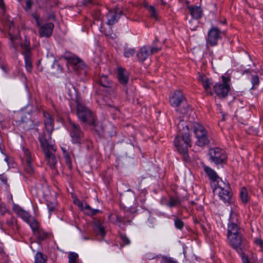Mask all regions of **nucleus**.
<instances>
[{
    "mask_svg": "<svg viewBox=\"0 0 263 263\" xmlns=\"http://www.w3.org/2000/svg\"><path fill=\"white\" fill-rule=\"evenodd\" d=\"M47 207L48 209L49 213L50 214H51V212L55 209V208L57 206V203L55 202H47Z\"/></svg>",
    "mask_w": 263,
    "mask_h": 263,
    "instance_id": "obj_43",
    "label": "nucleus"
},
{
    "mask_svg": "<svg viewBox=\"0 0 263 263\" xmlns=\"http://www.w3.org/2000/svg\"><path fill=\"white\" fill-rule=\"evenodd\" d=\"M252 71L250 70L249 69H247L246 70H244L242 72V74H245V73H250Z\"/></svg>",
    "mask_w": 263,
    "mask_h": 263,
    "instance_id": "obj_63",
    "label": "nucleus"
},
{
    "mask_svg": "<svg viewBox=\"0 0 263 263\" xmlns=\"http://www.w3.org/2000/svg\"><path fill=\"white\" fill-rule=\"evenodd\" d=\"M21 46L23 49L22 53L23 54H25V53H26L27 52H29V53H31V49H30V42L27 39L26 37H25V40L24 43L21 44Z\"/></svg>",
    "mask_w": 263,
    "mask_h": 263,
    "instance_id": "obj_31",
    "label": "nucleus"
},
{
    "mask_svg": "<svg viewBox=\"0 0 263 263\" xmlns=\"http://www.w3.org/2000/svg\"><path fill=\"white\" fill-rule=\"evenodd\" d=\"M147 10L150 13L151 17L155 18L156 20H158L157 11L153 6L151 5Z\"/></svg>",
    "mask_w": 263,
    "mask_h": 263,
    "instance_id": "obj_39",
    "label": "nucleus"
},
{
    "mask_svg": "<svg viewBox=\"0 0 263 263\" xmlns=\"http://www.w3.org/2000/svg\"><path fill=\"white\" fill-rule=\"evenodd\" d=\"M178 128L179 134L175 139L174 143L178 152L183 155V159L187 161L189 160L187 147L191 146L189 125L186 124L183 119H180L178 124Z\"/></svg>",
    "mask_w": 263,
    "mask_h": 263,
    "instance_id": "obj_1",
    "label": "nucleus"
},
{
    "mask_svg": "<svg viewBox=\"0 0 263 263\" xmlns=\"http://www.w3.org/2000/svg\"><path fill=\"white\" fill-rule=\"evenodd\" d=\"M215 182H216V184L214 185L215 187L213 189L214 192L220 190H223L225 189H229L230 187L229 184L222 180L220 178H218Z\"/></svg>",
    "mask_w": 263,
    "mask_h": 263,
    "instance_id": "obj_24",
    "label": "nucleus"
},
{
    "mask_svg": "<svg viewBox=\"0 0 263 263\" xmlns=\"http://www.w3.org/2000/svg\"><path fill=\"white\" fill-rule=\"evenodd\" d=\"M78 201V203H77V205L78 206L81 208V209L82 210V208H83V205H84V203L79 200L77 201Z\"/></svg>",
    "mask_w": 263,
    "mask_h": 263,
    "instance_id": "obj_57",
    "label": "nucleus"
},
{
    "mask_svg": "<svg viewBox=\"0 0 263 263\" xmlns=\"http://www.w3.org/2000/svg\"><path fill=\"white\" fill-rule=\"evenodd\" d=\"M32 4L31 0H27L26 2V9H30L31 8Z\"/></svg>",
    "mask_w": 263,
    "mask_h": 263,
    "instance_id": "obj_52",
    "label": "nucleus"
},
{
    "mask_svg": "<svg viewBox=\"0 0 263 263\" xmlns=\"http://www.w3.org/2000/svg\"><path fill=\"white\" fill-rule=\"evenodd\" d=\"M180 204V201L178 198H171L170 200L166 203V205L170 208L174 207L179 205Z\"/></svg>",
    "mask_w": 263,
    "mask_h": 263,
    "instance_id": "obj_36",
    "label": "nucleus"
},
{
    "mask_svg": "<svg viewBox=\"0 0 263 263\" xmlns=\"http://www.w3.org/2000/svg\"><path fill=\"white\" fill-rule=\"evenodd\" d=\"M136 51L134 49L125 48L124 51V55L126 58L132 57L135 53Z\"/></svg>",
    "mask_w": 263,
    "mask_h": 263,
    "instance_id": "obj_38",
    "label": "nucleus"
},
{
    "mask_svg": "<svg viewBox=\"0 0 263 263\" xmlns=\"http://www.w3.org/2000/svg\"><path fill=\"white\" fill-rule=\"evenodd\" d=\"M47 261L46 257L41 252H37L35 256L34 263H46Z\"/></svg>",
    "mask_w": 263,
    "mask_h": 263,
    "instance_id": "obj_35",
    "label": "nucleus"
},
{
    "mask_svg": "<svg viewBox=\"0 0 263 263\" xmlns=\"http://www.w3.org/2000/svg\"><path fill=\"white\" fill-rule=\"evenodd\" d=\"M101 15V12H100V11L99 10L97 13H96V16L97 17L98 19H99L100 18V16Z\"/></svg>",
    "mask_w": 263,
    "mask_h": 263,
    "instance_id": "obj_62",
    "label": "nucleus"
},
{
    "mask_svg": "<svg viewBox=\"0 0 263 263\" xmlns=\"http://www.w3.org/2000/svg\"><path fill=\"white\" fill-rule=\"evenodd\" d=\"M123 11L118 8L110 10L106 14L107 24L112 25L117 23L121 15H123Z\"/></svg>",
    "mask_w": 263,
    "mask_h": 263,
    "instance_id": "obj_11",
    "label": "nucleus"
},
{
    "mask_svg": "<svg viewBox=\"0 0 263 263\" xmlns=\"http://www.w3.org/2000/svg\"><path fill=\"white\" fill-rule=\"evenodd\" d=\"M149 55L148 49L146 46L141 47L137 53V57L138 60L141 62L146 60Z\"/></svg>",
    "mask_w": 263,
    "mask_h": 263,
    "instance_id": "obj_22",
    "label": "nucleus"
},
{
    "mask_svg": "<svg viewBox=\"0 0 263 263\" xmlns=\"http://www.w3.org/2000/svg\"><path fill=\"white\" fill-rule=\"evenodd\" d=\"M0 180L3 182L4 184L7 183V179L6 178H2L0 176Z\"/></svg>",
    "mask_w": 263,
    "mask_h": 263,
    "instance_id": "obj_60",
    "label": "nucleus"
},
{
    "mask_svg": "<svg viewBox=\"0 0 263 263\" xmlns=\"http://www.w3.org/2000/svg\"><path fill=\"white\" fill-rule=\"evenodd\" d=\"M26 109L29 114L35 112L37 110V107L35 104H28L26 106Z\"/></svg>",
    "mask_w": 263,
    "mask_h": 263,
    "instance_id": "obj_41",
    "label": "nucleus"
},
{
    "mask_svg": "<svg viewBox=\"0 0 263 263\" xmlns=\"http://www.w3.org/2000/svg\"><path fill=\"white\" fill-rule=\"evenodd\" d=\"M65 93L68 95L69 99H72V97L76 93V90L73 85L68 81L65 83V87L63 88Z\"/></svg>",
    "mask_w": 263,
    "mask_h": 263,
    "instance_id": "obj_21",
    "label": "nucleus"
},
{
    "mask_svg": "<svg viewBox=\"0 0 263 263\" xmlns=\"http://www.w3.org/2000/svg\"><path fill=\"white\" fill-rule=\"evenodd\" d=\"M78 258V255L76 253L70 252L69 254V263H77V259Z\"/></svg>",
    "mask_w": 263,
    "mask_h": 263,
    "instance_id": "obj_37",
    "label": "nucleus"
},
{
    "mask_svg": "<svg viewBox=\"0 0 263 263\" xmlns=\"http://www.w3.org/2000/svg\"><path fill=\"white\" fill-rule=\"evenodd\" d=\"M134 217L133 214L130 211H126L123 217L118 215L116 216V222H122L124 224L126 223H130Z\"/></svg>",
    "mask_w": 263,
    "mask_h": 263,
    "instance_id": "obj_18",
    "label": "nucleus"
},
{
    "mask_svg": "<svg viewBox=\"0 0 263 263\" xmlns=\"http://www.w3.org/2000/svg\"><path fill=\"white\" fill-rule=\"evenodd\" d=\"M161 49V47H153L151 48L150 53L153 54L158 52Z\"/></svg>",
    "mask_w": 263,
    "mask_h": 263,
    "instance_id": "obj_51",
    "label": "nucleus"
},
{
    "mask_svg": "<svg viewBox=\"0 0 263 263\" xmlns=\"http://www.w3.org/2000/svg\"><path fill=\"white\" fill-rule=\"evenodd\" d=\"M190 111H191V110L188 105H185L180 109V113L183 115H187Z\"/></svg>",
    "mask_w": 263,
    "mask_h": 263,
    "instance_id": "obj_46",
    "label": "nucleus"
},
{
    "mask_svg": "<svg viewBox=\"0 0 263 263\" xmlns=\"http://www.w3.org/2000/svg\"><path fill=\"white\" fill-rule=\"evenodd\" d=\"M205 172L207 174L210 178L215 182L219 178L216 172L208 166H205L204 168Z\"/></svg>",
    "mask_w": 263,
    "mask_h": 263,
    "instance_id": "obj_25",
    "label": "nucleus"
},
{
    "mask_svg": "<svg viewBox=\"0 0 263 263\" xmlns=\"http://www.w3.org/2000/svg\"><path fill=\"white\" fill-rule=\"evenodd\" d=\"M27 223L31 227L32 231L33 232V234H34L37 230L41 229L39 227V224L38 223L37 221L33 218H31L29 220V222H27Z\"/></svg>",
    "mask_w": 263,
    "mask_h": 263,
    "instance_id": "obj_32",
    "label": "nucleus"
},
{
    "mask_svg": "<svg viewBox=\"0 0 263 263\" xmlns=\"http://www.w3.org/2000/svg\"><path fill=\"white\" fill-rule=\"evenodd\" d=\"M77 115L79 119L83 123H88L90 125L94 127V129L99 133L102 130V127L100 129L97 128V123L96 122L94 116L91 110L84 105L78 103L77 105Z\"/></svg>",
    "mask_w": 263,
    "mask_h": 263,
    "instance_id": "obj_2",
    "label": "nucleus"
},
{
    "mask_svg": "<svg viewBox=\"0 0 263 263\" xmlns=\"http://www.w3.org/2000/svg\"><path fill=\"white\" fill-rule=\"evenodd\" d=\"M68 130L73 143L80 144L83 141L84 135L80 126L69 120L68 122Z\"/></svg>",
    "mask_w": 263,
    "mask_h": 263,
    "instance_id": "obj_6",
    "label": "nucleus"
},
{
    "mask_svg": "<svg viewBox=\"0 0 263 263\" xmlns=\"http://www.w3.org/2000/svg\"><path fill=\"white\" fill-rule=\"evenodd\" d=\"M10 213L6 209V207L4 206L0 205V219L1 220H2V218H5L7 217V213Z\"/></svg>",
    "mask_w": 263,
    "mask_h": 263,
    "instance_id": "obj_40",
    "label": "nucleus"
},
{
    "mask_svg": "<svg viewBox=\"0 0 263 263\" xmlns=\"http://www.w3.org/2000/svg\"><path fill=\"white\" fill-rule=\"evenodd\" d=\"M5 13V9L4 7V4L3 0H0V15H4Z\"/></svg>",
    "mask_w": 263,
    "mask_h": 263,
    "instance_id": "obj_49",
    "label": "nucleus"
},
{
    "mask_svg": "<svg viewBox=\"0 0 263 263\" xmlns=\"http://www.w3.org/2000/svg\"><path fill=\"white\" fill-rule=\"evenodd\" d=\"M49 18L54 20L55 19V16L53 14H51L49 16Z\"/></svg>",
    "mask_w": 263,
    "mask_h": 263,
    "instance_id": "obj_64",
    "label": "nucleus"
},
{
    "mask_svg": "<svg viewBox=\"0 0 263 263\" xmlns=\"http://www.w3.org/2000/svg\"><path fill=\"white\" fill-rule=\"evenodd\" d=\"M175 226L177 229H182L184 226V222L179 218L175 219Z\"/></svg>",
    "mask_w": 263,
    "mask_h": 263,
    "instance_id": "obj_44",
    "label": "nucleus"
},
{
    "mask_svg": "<svg viewBox=\"0 0 263 263\" xmlns=\"http://www.w3.org/2000/svg\"><path fill=\"white\" fill-rule=\"evenodd\" d=\"M54 25L52 23H48L40 27V35L41 37H48L51 36Z\"/></svg>",
    "mask_w": 263,
    "mask_h": 263,
    "instance_id": "obj_15",
    "label": "nucleus"
},
{
    "mask_svg": "<svg viewBox=\"0 0 263 263\" xmlns=\"http://www.w3.org/2000/svg\"><path fill=\"white\" fill-rule=\"evenodd\" d=\"M98 83L104 87H109L110 86L109 80L108 79L107 77L105 75H102L100 77Z\"/></svg>",
    "mask_w": 263,
    "mask_h": 263,
    "instance_id": "obj_33",
    "label": "nucleus"
},
{
    "mask_svg": "<svg viewBox=\"0 0 263 263\" xmlns=\"http://www.w3.org/2000/svg\"><path fill=\"white\" fill-rule=\"evenodd\" d=\"M220 31L216 27L212 28L208 32V42L211 46H215L217 44L219 38Z\"/></svg>",
    "mask_w": 263,
    "mask_h": 263,
    "instance_id": "obj_13",
    "label": "nucleus"
},
{
    "mask_svg": "<svg viewBox=\"0 0 263 263\" xmlns=\"http://www.w3.org/2000/svg\"><path fill=\"white\" fill-rule=\"evenodd\" d=\"M44 117L45 118L44 124L45 130L44 131L42 136L39 137V141L41 143V140L43 139L45 140L46 142H52L51 134L53 130V120L51 115L48 112H43Z\"/></svg>",
    "mask_w": 263,
    "mask_h": 263,
    "instance_id": "obj_5",
    "label": "nucleus"
},
{
    "mask_svg": "<svg viewBox=\"0 0 263 263\" xmlns=\"http://www.w3.org/2000/svg\"><path fill=\"white\" fill-rule=\"evenodd\" d=\"M13 26H14L13 22H9V34L10 36V39H11L12 43H13L14 38H13V36L12 35V32H11V28L12 27H13Z\"/></svg>",
    "mask_w": 263,
    "mask_h": 263,
    "instance_id": "obj_50",
    "label": "nucleus"
},
{
    "mask_svg": "<svg viewBox=\"0 0 263 263\" xmlns=\"http://www.w3.org/2000/svg\"><path fill=\"white\" fill-rule=\"evenodd\" d=\"M240 197L241 201L243 203H246L249 200L248 192L247 189L245 187H243L241 189L240 192Z\"/></svg>",
    "mask_w": 263,
    "mask_h": 263,
    "instance_id": "obj_34",
    "label": "nucleus"
},
{
    "mask_svg": "<svg viewBox=\"0 0 263 263\" xmlns=\"http://www.w3.org/2000/svg\"><path fill=\"white\" fill-rule=\"evenodd\" d=\"M251 82L252 84V87L251 88V89H253L256 86H258L259 84V79L258 76H253Z\"/></svg>",
    "mask_w": 263,
    "mask_h": 263,
    "instance_id": "obj_42",
    "label": "nucleus"
},
{
    "mask_svg": "<svg viewBox=\"0 0 263 263\" xmlns=\"http://www.w3.org/2000/svg\"><path fill=\"white\" fill-rule=\"evenodd\" d=\"M64 155L65 159H67V158H70L69 155L68 153L66 152V153H64Z\"/></svg>",
    "mask_w": 263,
    "mask_h": 263,
    "instance_id": "obj_61",
    "label": "nucleus"
},
{
    "mask_svg": "<svg viewBox=\"0 0 263 263\" xmlns=\"http://www.w3.org/2000/svg\"><path fill=\"white\" fill-rule=\"evenodd\" d=\"M190 126L197 138L196 143L199 146H203L209 143L207 131L204 127L197 122L190 124Z\"/></svg>",
    "mask_w": 263,
    "mask_h": 263,
    "instance_id": "obj_4",
    "label": "nucleus"
},
{
    "mask_svg": "<svg viewBox=\"0 0 263 263\" xmlns=\"http://www.w3.org/2000/svg\"><path fill=\"white\" fill-rule=\"evenodd\" d=\"M24 154L26 163L25 170L28 174H31L33 172V167L31 164L32 160L30 153L26 149L24 151Z\"/></svg>",
    "mask_w": 263,
    "mask_h": 263,
    "instance_id": "obj_19",
    "label": "nucleus"
},
{
    "mask_svg": "<svg viewBox=\"0 0 263 263\" xmlns=\"http://www.w3.org/2000/svg\"><path fill=\"white\" fill-rule=\"evenodd\" d=\"M120 237L122 241L124 243L125 245H129L130 243L129 239L125 234H121Z\"/></svg>",
    "mask_w": 263,
    "mask_h": 263,
    "instance_id": "obj_47",
    "label": "nucleus"
},
{
    "mask_svg": "<svg viewBox=\"0 0 263 263\" xmlns=\"http://www.w3.org/2000/svg\"><path fill=\"white\" fill-rule=\"evenodd\" d=\"M16 213L20 217L27 222H29V220L31 218L28 213L22 209H17Z\"/></svg>",
    "mask_w": 263,
    "mask_h": 263,
    "instance_id": "obj_29",
    "label": "nucleus"
},
{
    "mask_svg": "<svg viewBox=\"0 0 263 263\" xmlns=\"http://www.w3.org/2000/svg\"><path fill=\"white\" fill-rule=\"evenodd\" d=\"M202 85L206 92H208L209 89H210V83L209 82V80L208 79H204L202 78Z\"/></svg>",
    "mask_w": 263,
    "mask_h": 263,
    "instance_id": "obj_45",
    "label": "nucleus"
},
{
    "mask_svg": "<svg viewBox=\"0 0 263 263\" xmlns=\"http://www.w3.org/2000/svg\"><path fill=\"white\" fill-rule=\"evenodd\" d=\"M82 210H84L88 215H96L100 211L97 209H92L87 203L85 202L83 205Z\"/></svg>",
    "mask_w": 263,
    "mask_h": 263,
    "instance_id": "obj_30",
    "label": "nucleus"
},
{
    "mask_svg": "<svg viewBox=\"0 0 263 263\" xmlns=\"http://www.w3.org/2000/svg\"><path fill=\"white\" fill-rule=\"evenodd\" d=\"M231 246L238 253H242V251L247 249L246 240L242 236V234L235 235L228 238Z\"/></svg>",
    "mask_w": 263,
    "mask_h": 263,
    "instance_id": "obj_8",
    "label": "nucleus"
},
{
    "mask_svg": "<svg viewBox=\"0 0 263 263\" xmlns=\"http://www.w3.org/2000/svg\"><path fill=\"white\" fill-rule=\"evenodd\" d=\"M93 229L97 234H100L102 236L105 235V232L104 228L100 222H96L94 223Z\"/></svg>",
    "mask_w": 263,
    "mask_h": 263,
    "instance_id": "obj_28",
    "label": "nucleus"
},
{
    "mask_svg": "<svg viewBox=\"0 0 263 263\" xmlns=\"http://www.w3.org/2000/svg\"><path fill=\"white\" fill-rule=\"evenodd\" d=\"M241 254V256L243 259V263H249V261L248 260V258L247 256H246L245 253L242 251V253H240Z\"/></svg>",
    "mask_w": 263,
    "mask_h": 263,
    "instance_id": "obj_53",
    "label": "nucleus"
},
{
    "mask_svg": "<svg viewBox=\"0 0 263 263\" xmlns=\"http://www.w3.org/2000/svg\"><path fill=\"white\" fill-rule=\"evenodd\" d=\"M185 100V97L180 90L175 91L170 99L171 105L173 107H178Z\"/></svg>",
    "mask_w": 263,
    "mask_h": 263,
    "instance_id": "obj_12",
    "label": "nucleus"
},
{
    "mask_svg": "<svg viewBox=\"0 0 263 263\" xmlns=\"http://www.w3.org/2000/svg\"><path fill=\"white\" fill-rule=\"evenodd\" d=\"M65 162L66 163V164H67L68 167L69 168H71V164L70 158L65 159Z\"/></svg>",
    "mask_w": 263,
    "mask_h": 263,
    "instance_id": "obj_56",
    "label": "nucleus"
},
{
    "mask_svg": "<svg viewBox=\"0 0 263 263\" xmlns=\"http://www.w3.org/2000/svg\"><path fill=\"white\" fill-rule=\"evenodd\" d=\"M63 58L67 60V62L73 66L74 69H81L85 66L83 62L78 58L67 57L65 55Z\"/></svg>",
    "mask_w": 263,
    "mask_h": 263,
    "instance_id": "obj_16",
    "label": "nucleus"
},
{
    "mask_svg": "<svg viewBox=\"0 0 263 263\" xmlns=\"http://www.w3.org/2000/svg\"><path fill=\"white\" fill-rule=\"evenodd\" d=\"M151 5H149L147 3V2H144L143 3V6L144 7V8H145L146 9H147V8H148V7H149Z\"/></svg>",
    "mask_w": 263,
    "mask_h": 263,
    "instance_id": "obj_59",
    "label": "nucleus"
},
{
    "mask_svg": "<svg viewBox=\"0 0 263 263\" xmlns=\"http://www.w3.org/2000/svg\"><path fill=\"white\" fill-rule=\"evenodd\" d=\"M196 227L201 228L204 233H206L208 232L205 223L203 222H198V226H196Z\"/></svg>",
    "mask_w": 263,
    "mask_h": 263,
    "instance_id": "obj_48",
    "label": "nucleus"
},
{
    "mask_svg": "<svg viewBox=\"0 0 263 263\" xmlns=\"http://www.w3.org/2000/svg\"><path fill=\"white\" fill-rule=\"evenodd\" d=\"M84 4H96L97 3H96L95 0H83Z\"/></svg>",
    "mask_w": 263,
    "mask_h": 263,
    "instance_id": "obj_55",
    "label": "nucleus"
},
{
    "mask_svg": "<svg viewBox=\"0 0 263 263\" xmlns=\"http://www.w3.org/2000/svg\"><path fill=\"white\" fill-rule=\"evenodd\" d=\"M34 235L37 237L38 240L43 241L48 237L49 234L42 229H40Z\"/></svg>",
    "mask_w": 263,
    "mask_h": 263,
    "instance_id": "obj_27",
    "label": "nucleus"
},
{
    "mask_svg": "<svg viewBox=\"0 0 263 263\" xmlns=\"http://www.w3.org/2000/svg\"><path fill=\"white\" fill-rule=\"evenodd\" d=\"M209 155L211 160L217 165L222 164L226 162L227 154L224 150L219 147L210 148Z\"/></svg>",
    "mask_w": 263,
    "mask_h": 263,
    "instance_id": "obj_7",
    "label": "nucleus"
},
{
    "mask_svg": "<svg viewBox=\"0 0 263 263\" xmlns=\"http://www.w3.org/2000/svg\"><path fill=\"white\" fill-rule=\"evenodd\" d=\"M40 144L47 164L51 169H55L59 157L55 154L56 148L52 144V142H48L43 139Z\"/></svg>",
    "mask_w": 263,
    "mask_h": 263,
    "instance_id": "obj_3",
    "label": "nucleus"
},
{
    "mask_svg": "<svg viewBox=\"0 0 263 263\" xmlns=\"http://www.w3.org/2000/svg\"><path fill=\"white\" fill-rule=\"evenodd\" d=\"M240 234H242L237 223V216L234 213H231L228 227V238Z\"/></svg>",
    "mask_w": 263,
    "mask_h": 263,
    "instance_id": "obj_10",
    "label": "nucleus"
},
{
    "mask_svg": "<svg viewBox=\"0 0 263 263\" xmlns=\"http://www.w3.org/2000/svg\"><path fill=\"white\" fill-rule=\"evenodd\" d=\"M1 221L8 228L12 229L14 231H17L18 229L16 219L13 217L10 213H7V217L5 218H3Z\"/></svg>",
    "mask_w": 263,
    "mask_h": 263,
    "instance_id": "obj_14",
    "label": "nucleus"
},
{
    "mask_svg": "<svg viewBox=\"0 0 263 263\" xmlns=\"http://www.w3.org/2000/svg\"><path fill=\"white\" fill-rule=\"evenodd\" d=\"M25 61V67L28 72H30L32 69V59L31 53L27 52L24 54Z\"/></svg>",
    "mask_w": 263,
    "mask_h": 263,
    "instance_id": "obj_26",
    "label": "nucleus"
},
{
    "mask_svg": "<svg viewBox=\"0 0 263 263\" xmlns=\"http://www.w3.org/2000/svg\"><path fill=\"white\" fill-rule=\"evenodd\" d=\"M222 83L217 84L214 86V90L216 95L219 98H225L230 90L229 83L230 78L228 77L222 76Z\"/></svg>",
    "mask_w": 263,
    "mask_h": 263,
    "instance_id": "obj_9",
    "label": "nucleus"
},
{
    "mask_svg": "<svg viewBox=\"0 0 263 263\" xmlns=\"http://www.w3.org/2000/svg\"><path fill=\"white\" fill-rule=\"evenodd\" d=\"M188 9L194 18L197 20L201 17L202 11L200 7L197 6H189Z\"/></svg>",
    "mask_w": 263,
    "mask_h": 263,
    "instance_id": "obj_20",
    "label": "nucleus"
},
{
    "mask_svg": "<svg viewBox=\"0 0 263 263\" xmlns=\"http://www.w3.org/2000/svg\"><path fill=\"white\" fill-rule=\"evenodd\" d=\"M35 22H36V25L38 26V27H40L41 26V23L40 22V21H39V18L37 16H35Z\"/></svg>",
    "mask_w": 263,
    "mask_h": 263,
    "instance_id": "obj_58",
    "label": "nucleus"
},
{
    "mask_svg": "<svg viewBox=\"0 0 263 263\" xmlns=\"http://www.w3.org/2000/svg\"><path fill=\"white\" fill-rule=\"evenodd\" d=\"M118 78L120 83L123 86L126 85L129 80L127 72L124 68L119 67L118 70Z\"/></svg>",
    "mask_w": 263,
    "mask_h": 263,
    "instance_id": "obj_17",
    "label": "nucleus"
},
{
    "mask_svg": "<svg viewBox=\"0 0 263 263\" xmlns=\"http://www.w3.org/2000/svg\"><path fill=\"white\" fill-rule=\"evenodd\" d=\"M255 243L259 245L262 249H263V240H261L260 239H257L255 241Z\"/></svg>",
    "mask_w": 263,
    "mask_h": 263,
    "instance_id": "obj_54",
    "label": "nucleus"
},
{
    "mask_svg": "<svg viewBox=\"0 0 263 263\" xmlns=\"http://www.w3.org/2000/svg\"><path fill=\"white\" fill-rule=\"evenodd\" d=\"M230 188L225 189L223 190H220L216 191L218 193L219 197L222 199L225 202H228L230 201L232 194L230 191Z\"/></svg>",
    "mask_w": 263,
    "mask_h": 263,
    "instance_id": "obj_23",
    "label": "nucleus"
}]
</instances>
